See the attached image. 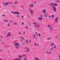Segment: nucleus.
I'll return each instance as SVG.
<instances>
[{
	"label": "nucleus",
	"mask_w": 60,
	"mask_h": 60,
	"mask_svg": "<svg viewBox=\"0 0 60 60\" xmlns=\"http://www.w3.org/2000/svg\"><path fill=\"white\" fill-rule=\"evenodd\" d=\"M47 27H49V28H50V27H51V26H50V25H48L47 26Z\"/></svg>",
	"instance_id": "nucleus-25"
},
{
	"label": "nucleus",
	"mask_w": 60,
	"mask_h": 60,
	"mask_svg": "<svg viewBox=\"0 0 60 60\" xmlns=\"http://www.w3.org/2000/svg\"><path fill=\"white\" fill-rule=\"evenodd\" d=\"M53 48L54 49H56V45H55L53 47Z\"/></svg>",
	"instance_id": "nucleus-32"
},
{
	"label": "nucleus",
	"mask_w": 60,
	"mask_h": 60,
	"mask_svg": "<svg viewBox=\"0 0 60 60\" xmlns=\"http://www.w3.org/2000/svg\"><path fill=\"white\" fill-rule=\"evenodd\" d=\"M30 13H32L31 14V15H32V13H33V11H32L30 10Z\"/></svg>",
	"instance_id": "nucleus-14"
},
{
	"label": "nucleus",
	"mask_w": 60,
	"mask_h": 60,
	"mask_svg": "<svg viewBox=\"0 0 60 60\" xmlns=\"http://www.w3.org/2000/svg\"><path fill=\"white\" fill-rule=\"evenodd\" d=\"M22 7H23V6H22Z\"/></svg>",
	"instance_id": "nucleus-55"
},
{
	"label": "nucleus",
	"mask_w": 60,
	"mask_h": 60,
	"mask_svg": "<svg viewBox=\"0 0 60 60\" xmlns=\"http://www.w3.org/2000/svg\"><path fill=\"white\" fill-rule=\"evenodd\" d=\"M10 4H12V2H11V3H10Z\"/></svg>",
	"instance_id": "nucleus-47"
},
{
	"label": "nucleus",
	"mask_w": 60,
	"mask_h": 60,
	"mask_svg": "<svg viewBox=\"0 0 60 60\" xmlns=\"http://www.w3.org/2000/svg\"><path fill=\"white\" fill-rule=\"evenodd\" d=\"M27 59L26 58H25L24 59V60H27Z\"/></svg>",
	"instance_id": "nucleus-38"
},
{
	"label": "nucleus",
	"mask_w": 60,
	"mask_h": 60,
	"mask_svg": "<svg viewBox=\"0 0 60 60\" xmlns=\"http://www.w3.org/2000/svg\"><path fill=\"white\" fill-rule=\"evenodd\" d=\"M15 14H19V12L18 11L15 12Z\"/></svg>",
	"instance_id": "nucleus-12"
},
{
	"label": "nucleus",
	"mask_w": 60,
	"mask_h": 60,
	"mask_svg": "<svg viewBox=\"0 0 60 60\" xmlns=\"http://www.w3.org/2000/svg\"><path fill=\"white\" fill-rule=\"evenodd\" d=\"M1 38H3V37H2V36H1Z\"/></svg>",
	"instance_id": "nucleus-46"
},
{
	"label": "nucleus",
	"mask_w": 60,
	"mask_h": 60,
	"mask_svg": "<svg viewBox=\"0 0 60 60\" xmlns=\"http://www.w3.org/2000/svg\"><path fill=\"white\" fill-rule=\"evenodd\" d=\"M50 5L52 7L53 9V11L54 12L56 11V7L57 6V4L56 3L54 4L53 3H52L50 4Z\"/></svg>",
	"instance_id": "nucleus-1"
},
{
	"label": "nucleus",
	"mask_w": 60,
	"mask_h": 60,
	"mask_svg": "<svg viewBox=\"0 0 60 60\" xmlns=\"http://www.w3.org/2000/svg\"><path fill=\"white\" fill-rule=\"evenodd\" d=\"M18 56L19 57H20V58H22V57L23 56V57H26V55H23V56L21 55V56H20V55H18Z\"/></svg>",
	"instance_id": "nucleus-6"
},
{
	"label": "nucleus",
	"mask_w": 60,
	"mask_h": 60,
	"mask_svg": "<svg viewBox=\"0 0 60 60\" xmlns=\"http://www.w3.org/2000/svg\"><path fill=\"white\" fill-rule=\"evenodd\" d=\"M32 36L33 38H34V39H35L37 40V38H36V37H35L36 36V35L33 34Z\"/></svg>",
	"instance_id": "nucleus-4"
},
{
	"label": "nucleus",
	"mask_w": 60,
	"mask_h": 60,
	"mask_svg": "<svg viewBox=\"0 0 60 60\" xmlns=\"http://www.w3.org/2000/svg\"><path fill=\"white\" fill-rule=\"evenodd\" d=\"M59 60H60V59H59Z\"/></svg>",
	"instance_id": "nucleus-59"
},
{
	"label": "nucleus",
	"mask_w": 60,
	"mask_h": 60,
	"mask_svg": "<svg viewBox=\"0 0 60 60\" xmlns=\"http://www.w3.org/2000/svg\"><path fill=\"white\" fill-rule=\"evenodd\" d=\"M26 42L27 44H28V40H26Z\"/></svg>",
	"instance_id": "nucleus-17"
},
{
	"label": "nucleus",
	"mask_w": 60,
	"mask_h": 60,
	"mask_svg": "<svg viewBox=\"0 0 60 60\" xmlns=\"http://www.w3.org/2000/svg\"><path fill=\"white\" fill-rule=\"evenodd\" d=\"M49 29H50V30H52V28H51V27H50Z\"/></svg>",
	"instance_id": "nucleus-27"
},
{
	"label": "nucleus",
	"mask_w": 60,
	"mask_h": 60,
	"mask_svg": "<svg viewBox=\"0 0 60 60\" xmlns=\"http://www.w3.org/2000/svg\"><path fill=\"white\" fill-rule=\"evenodd\" d=\"M45 16L46 17H47V14H45Z\"/></svg>",
	"instance_id": "nucleus-26"
},
{
	"label": "nucleus",
	"mask_w": 60,
	"mask_h": 60,
	"mask_svg": "<svg viewBox=\"0 0 60 60\" xmlns=\"http://www.w3.org/2000/svg\"><path fill=\"white\" fill-rule=\"evenodd\" d=\"M1 51V50H0V51Z\"/></svg>",
	"instance_id": "nucleus-57"
},
{
	"label": "nucleus",
	"mask_w": 60,
	"mask_h": 60,
	"mask_svg": "<svg viewBox=\"0 0 60 60\" xmlns=\"http://www.w3.org/2000/svg\"><path fill=\"white\" fill-rule=\"evenodd\" d=\"M0 60H2V59H1V58H0Z\"/></svg>",
	"instance_id": "nucleus-49"
},
{
	"label": "nucleus",
	"mask_w": 60,
	"mask_h": 60,
	"mask_svg": "<svg viewBox=\"0 0 60 60\" xmlns=\"http://www.w3.org/2000/svg\"><path fill=\"white\" fill-rule=\"evenodd\" d=\"M25 28H26V29H28V27H25Z\"/></svg>",
	"instance_id": "nucleus-29"
},
{
	"label": "nucleus",
	"mask_w": 60,
	"mask_h": 60,
	"mask_svg": "<svg viewBox=\"0 0 60 60\" xmlns=\"http://www.w3.org/2000/svg\"><path fill=\"white\" fill-rule=\"evenodd\" d=\"M26 50L27 52H28L29 51V48H27Z\"/></svg>",
	"instance_id": "nucleus-11"
},
{
	"label": "nucleus",
	"mask_w": 60,
	"mask_h": 60,
	"mask_svg": "<svg viewBox=\"0 0 60 60\" xmlns=\"http://www.w3.org/2000/svg\"><path fill=\"white\" fill-rule=\"evenodd\" d=\"M24 16H23V15H22V18H23V17Z\"/></svg>",
	"instance_id": "nucleus-52"
},
{
	"label": "nucleus",
	"mask_w": 60,
	"mask_h": 60,
	"mask_svg": "<svg viewBox=\"0 0 60 60\" xmlns=\"http://www.w3.org/2000/svg\"><path fill=\"white\" fill-rule=\"evenodd\" d=\"M50 49H51V50H53V48H51Z\"/></svg>",
	"instance_id": "nucleus-43"
},
{
	"label": "nucleus",
	"mask_w": 60,
	"mask_h": 60,
	"mask_svg": "<svg viewBox=\"0 0 60 60\" xmlns=\"http://www.w3.org/2000/svg\"><path fill=\"white\" fill-rule=\"evenodd\" d=\"M3 16H5V15H3Z\"/></svg>",
	"instance_id": "nucleus-51"
},
{
	"label": "nucleus",
	"mask_w": 60,
	"mask_h": 60,
	"mask_svg": "<svg viewBox=\"0 0 60 60\" xmlns=\"http://www.w3.org/2000/svg\"><path fill=\"white\" fill-rule=\"evenodd\" d=\"M51 17H53H53H55V16L54 15H52L51 16Z\"/></svg>",
	"instance_id": "nucleus-28"
},
{
	"label": "nucleus",
	"mask_w": 60,
	"mask_h": 60,
	"mask_svg": "<svg viewBox=\"0 0 60 60\" xmlns=\"http://www.w3.org/2000/svg\"><path fill=\"white\" fill-rule=\"evenodd\" d=\"M51 39V38H49L47 39V40H50Z\"/></svg>",
	"instance_id": "nucleus-22"
},
{
	"label": "nucleus",
	"mask_w": 60,
	"mask_h": 60,
	"mask_svg": "<svg viewBox=\"0 0 60 60\" xmlns=\"http://www.w3.org/2000/svg\"><path fill=\"white\" fill-rule=\"evenodd\" d=\"M11 13H13V14H15V12L11 11Z\"/></svg>",
	"instance_id": "nucleus-21"
},
{
	"label": "nucleus",
	"mask_w": 60,
	"mask_h": 60,
	"mask_svg": "<svg viewBox=\"0 0 60 60\" xmlns=\"http://www.w3.org/2000/svg\"><path fill=\"white\" fill-rule=\"evenodd\" d=\"M54 43H52V44H50V45L51 46H53V45H54Z\"/></svg>",
	"instance_id": "nucleus-20"
},
{
	"label": "nucleus",
	"mask_w": 60,
	"mask_h": 60,
	"mask_svg": "<svg viewBox=\"0 0 60 60\" xmlns=\"http://www.w3.org/2000/svg\"><path fill=\"white\" fill-rule=\"evenodd\" d=\"M14 24L15 25H17V23L16 22H15L14 23Z\"/></svg>",
	"instance_id": "nucleus-24"
},
{
	"label": "nucleus",
	"mask_w": 60,
	"mask_h": 60,
	"mask_svg": "<svg viewBox=\"0 0 60 60\" xmlns=\"http://www.w3.org/2000/svg\"><path fill=\"white\" fill-rule=\"evenodd\" d=\"M17 4V1H15V4Z\"/></svg>",
	"instance_id": "nucleus-31"
},
{
	"label": "nucleus",
	"mask_w": 60,
	"mask_h": 60,
	"mask_svg": "<svg viewBox=\"0 0 60 60\" xmlns=\"http://www.w3.org/2000/svg\"><path fill=\"white\" fill-rule=\"evenodd\" d=\"M19 46H17L16 47V48H19Z\"/></svg>",
	"instance_id": "nucleus-37"
},
{
	"label": "nucleus",
	"mask_w": 60,
	"mask_h": 60,
	"mask_svg": "<svg viewBox=\"0 0 60 60\" xmlns=\"http://www.w3.org/2000/svg\"><path fill=\"white\" fill-rule=\"evenodd\" d=\"M37 34V36H38V34Z\"/></svg>",
	"instance_id": "nucleus-53"
},
{
	"label": "nucleus",
	"mask_w": 60,
	"mask_h": 60,
	"mask_svg": "<svg viewBox=\"0 0 60 60\" xmlns=\"http://www.w3.org/2000/svg\"><path fill=\"white\" fill-rule=\"evenodd\" d=\"M58 55H59V57L60 58V55L59 54Z\"/></svg>",
	"instance_id": "nucleus-42"
},
{
	"label": "nucleus",
	"mask_w": 60,
	"mask_h": 60,
	"mask_svg": "<svg viewBox=\"0 0 60 60\" xmlns=\"http://www.w3.org/2000/svg\"><path fill=\"white\" fill-rule=\"evenodd\" d=\"M10 24L9 23V24H8V26H10Z\"/></svg>",
	"instance_id": "nucleus-39"
},
{
	"label": "nucleus",
	"mask_w": 60,
	"mask_h": 60,
	"mask_svg": "<svg viewBox=\"0 0 60 60\" xmlns=\"http://www.w3.org/2000/svg\"><path fill=\"white\" fill-rule=\"evenodd\" d=\"M15 46H19V43H15V44H14Z\"/></svg>",
	"instance_id": "nucleus-9"
},
{
	"label": "nucleus",
	"mask_w": 60,
	"mask_h": 60,
	"mask_svg": "<svg viewBox=\"0 0 60 60\" xmlns=\"http://www.w3.org/2000/svg\"><path fill=\"white\" fill-rule=\"evenodd\" d=\"M19 34H21V32H19Z\"/></svg>",
	"instance_id": "nucleus-41"
},
{
	"label": "nucleus",
	"mask_w": 60,
	"mask_h": 60,
	"mask_svg": "<svg viewBox=\"0 0 60 60\" xmlns=\"http://www.w3.org/2000/svg\"><path fill=\"white\" fill-rule=\"evenodd\" d=\"M51 17V16H49V18H50Z\"/></svg>",
	"instance_id": "nucleus-50"
},
{
	"label": "nucleus",
	"mask_w": 60,
	"mask_h": 60,
	"mask_svg": "<svg viewBox=\"0 0 60 60\" xmlns=\"http://www.w3.org/2000/svg\"><path fill=\"white\" fill-rule=\"evenodd\" d=\"M49 54H51V52H49Z\"/></svg>",
	"instance_id": "nucleus-45"
},
{
	"label": "nucleus",
	"mask_w": 60,
	"mask_h": 60,
	"mask_svg": "<svg viewBox=\"0 0 60 60\" xmlns=\"http://www.w3.org/2000/svg\"><path fill=\"white\" fill-rule=\"evenodd\" d=\"M46 53H47V54H49V52L47 51L46 52Z\"/></svg>",
	"instance_id": "nucleus-35"
},
{
	"label": "nucleus",
	"mask_w": 60,
	"mask_h": 60,
	"mask_svg": "<svg viewBox=\"0 0 60 60\" xmlns=\"http://www.w3.org/2000/svg\"><path fill=\"white\" fill-rule=\"evenodd\" d=\"M42 11H43L44 13H45L46 11V9H44L42 10Z\"/></svg>",
	"instance_id": "nucleus-15"
},
{
	"label": "nucleus",
	"mask_w": 60,
	"mask_h": 60,
	"mask_svg": "<svg viewBox=\"0 0 60 60\" xmlns=\"http://www.w3.org/2000/svg\"><path fill=\"white\" fill-rule=\"evenodd\" d=\"M38 35L39 37H40V36H41V35L40 34H38Z\"/></svg>",
	"instance_id": "nucleus-33"
},
{
	"label": "nucleus",
	"mask_w": 60,
	"mask_h": 60,
	"mask_svg": "<svg viewBox=\"0 0 60 60\" xmlns=\"http://www.w3.org/2000/svg\"><path fill=\"white\" fill-rule=\"evenodd\" d=\"M36 60H39V59L38 58H34Z\"/></svg>",
	"instance_id": "nucleus-19"
},
{
	"label": "nucleus",
	"mask_w": 60,
	"mask_h": 60,
	"mask_svg": "<svg viewBox=\"0 0 60 60\" xmlns=\"http://www.w3.org/2000/svg\"><path fill=\"white\" fill-rule=\"evenodd\" d=\"M31 42V41H29V42L30 43Z\"/></svg>",
	"instance_id": "nucleus-44"
},
{
	"label": "nucleus",
	"mask_w": 60,
	"mask_h": 60,
	"mask_svg": "<svg viewBox=\"0 0 60 60\" xmlns=\"http://www.w3.org/2000/svg\"><path fill=\"white\" fill-rule=\"evenodd\" d=\"M1 7V6L0 5V8Z\"/></svg>",
	"instance_id": "nucleus-58"
},
{
	"label": "nucleus",
	"mask_w": 60,
	"mask_h": 60,
	"mask_svg": "<svg viewBox=\"0 0 60 60\" xmlns=\"http://www.w3.org/2000/svg\"><path fill=\"white\" fill-rule=\"evenodd\" d=\"M19 15H17V17L18 18H19Z\"/></svg>",
	"instance_id": "nucleus-34"
},
{
	"label": "nucleus",
	"mask_w": 60,
	"mask_h": 60,
	"mask_svg": "<svg viewBox=\"0 0 60 60\" xmlns=\"http://www.w3.org/2000/svg\"><path fill=\"white\" fill-rule=\"evenodd\" d=\"M21 38L22 39H21L22 40H21V41H23V40H24V38L21 37Z\"/></svg>",
	"instance_id": "nucleus-23"
},
{
	"label": "nucleus",
	"mask_w": 60,
	"mask_h": 60,
	"mask_svg": "<svg viewBox=\"0 0 60 60\" xmlns=\"http://www.w3.org/2000/svg\"><path fill=\"white\" fill-rule=\"evenodd\" d=\"M36 33L37 34H38V33H37V32H36Z\"/></svg>",
	"instance_id": "nucleus-48"
},
{
	"label": "nucleus",
	"mask_w": 60,
	"mask_h": 60,
	"mask_svg": "<svg viewBox=\"0 0 60 60\" xmlns=\"http://www.w3.org/2000/svg\"><path fill=\"white\" fill-rule=\"evenodd\" d=\"M50 1H52V0H49Z\"/></svg>",
	"instance_id": "nucleus-54"
},
{
	"label": "nucleus",
	"mask_w": 60,
	"mask_h": 60,
	"mask_svg": "<svg viewBox=\"0 0 60 60\" xmlns=\"http://www.w3.org/2000/svg\"><path fill=\"white\" fill-rule=\"evenodd\" d=\"M9 4V2H6L5 3H3V4H4V5H8V4Z\"/></svg>",
	"instance_id": "nucleus-8"
},
{
	"label": "nucleus",
	"mask_w": 60,
	"mask_h": 60,
	"mask_svg": "<svg viewBox=\"0 0 60 60\" xmlns=\"http://www.w3.org/2000/svg\"><path fill=\"white\" fill-rule=\"evenodd\" d=\"M3 20L4 21H5V22H8V21L7 19L6 20L4 19Z\"/></svg>",
	"instance_id": "nucleus-13"
},
{
	"label": "nucleus",
	"mask_w": 60,
	"mask_h": 60,
	"mask_svg": "<svg viewBox=\"0 0 60 60\" xmlns=\"http://www.w3.org/2000/svg\"><path fill=\"white\" fill-rule=\"evenodd\" d=\"M11 32H8L7 34V36H6L7 37H8L10 36H11Z\"/></svg>",
	"instance_id": "nucleus-3"
},
{
	"label": "nucleus",
	"mask_w": 60,
	"mask_h": 60,
	"mask_svg": "<svg viewBox=\"0 0 60 60\" xmlns=\"http://www.w3.org/2000/svg\"><path fill=\"white\" fill-rule=\"evenodd\" d=\"M41 16H42L41 15V16H40V17H41Z\"/></svg>",
	"instance_id": "nucleus-56"
},
{
	"label": "nucleus",
	"mask_w": 60,
	"mask_h": 60,
	"mask_svg": "<svg viewBox=\"0 0 60 60\" xmlns=\"http://www.w3.org/2000/svg\"><path fill=\"white\" fill-rule=\"evenodd\" d=\"M38 19L39 20H41V19H42V18L41 17H39L38 18Z\"/></svg>",
	"instance_id": "nucleus-10"
},
{
	"label": "nucleus",
	"mask_w": 60,
	"mask_h": 60,
	"mask_svg": "<svg viewBox=\"0 0 60 60\" xmlns=\"http://www.w3.org/2000/svg\"><path fill=\"white\" fill-rule=\"evenodd\" d=\"M23 34H26V32L23 31Z\"/></svg>",
	"instance_id": "nucleus-30"
},
{
	"label": "nucleus",
	"mask_w": 60,
	"mask_h": 60,
	"mask_svg": "<svg viewBox=\"0 0 60 60\" xmlns=\"http://www.w3.org/2000/svg\"><path fill=\"white\" fill-rule=\"evenodd\" d=\"M34 44L35 46H39V45L38 44H37L36 43H34Z\"/></svg>",
	"instance_id": "nucleus-18"
},
{
	"label": "nucleus",
	"mask_w": 60,
	"mask_h": 60,
	"mask_svg": "<svg viewBox=\"0 0 60 60\" xmlns=\"http://www.w3.org/2000/svg\"><path fill=\"white\" fill-rule=\"evenodd\" d=\"M34 5L33 4H30L29 5V7H32V8H33L34 7Z\"/></svg>",
	"instance_id": "nucleus-5"
},
{
	"label": "nucleus",
	"mask_w": 60,
	"mask_h": 60,
	"mask_svg": "<svg viewBox=\"0 0 60 60\" xmlns=\"http://www.w3.org/2000/svg\"><path fill=\"white\" fill-rule=\"evenodd\" d=\"M58 20V18L57 17L55 19V23H56Z\"/></svg>",
	"instance_id": "nucleus-7"
},
{
	"label": "nucleus",
	"mask_w": 60,
	"mask_h": 60,
	"mask_svg": "<svg viewBox=\"0 0 60 60\" xmlns=\"http://www.w3.org/2000/svg\"><path fill=\"white\" fill-rule=\"evenodd\" d=\"M56 2H58V3H60V1H56Z\"/></svg>",
	"instance_id": "nucleus-36"
},
{
	"label": "nucleus",
	"mask_w": 60,
	"mask_h": 60,
	"mask_svg": "<svg viewBox=\"0 0 60 60\" xmlns=\"http://www.w3.org/2000/svg\"><path fill=\"white\" fill-rule=\"evenodd\" d=\"M23 24H24V22H23L22 24V25H23Z\"/></svg>",
	"instance_id": "nucleus-40"
},
{
	"label": "nucleus",
	"mask_w": 60,
	"mask_h": 60,
	"mask_svg": "<svg viewBox=\"0 0 60 60\" xmlns=\"http://www.w3.org/2000/svg\"><path fill=\"white\" fill-rule=\"evenodd\" d=\"M33 24L34 25H35L34 26V27H39L40 26L39 25L37 24V23L35 22H34Z\"/></svg>",
	"instance_id": "nucleus-2"
},
{
	"label": "nucleus",
	"mask_w": 60,
	"mask_h": 60,
	"mask_svg": "<svg viewBox=\"0 0 60 60\" xmlns=\"http://www.w3.org/2000/svg\"><path fill=\"white\" fill-rule=\"evenodd\" d=\"M3 44H4V43H3Z\"/></svg>",
	"instance_id": "nucleus-60"
},
{
	"label": "nucleus",
	"mask_w": 60,
	"mask_h": 60,
	"mask_svg": "<svg viewBox=\"0 0 60 60\" xmlns=\"http://www.w3.org/2000/svg\"><path fill=\"white\" fill-rule=\"evenodd\" d=\"M14 60H21V59L20 58H18L16 59H15Z\"/></svg>",
	"instance_id": "nucleus-16"
}]
</instances>
